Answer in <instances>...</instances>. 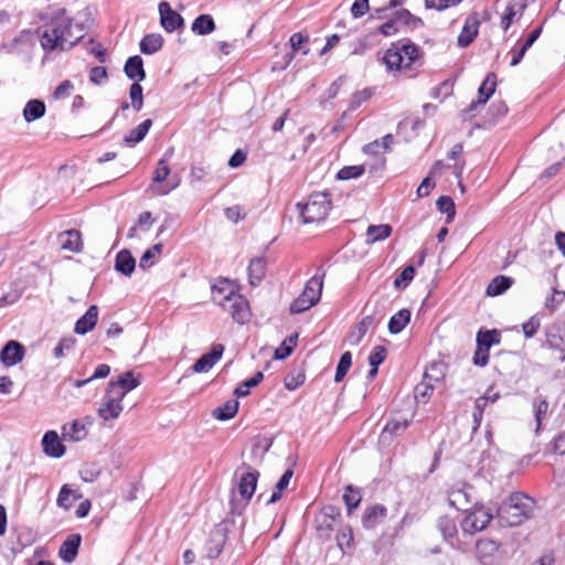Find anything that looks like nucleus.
Returning a JSON list of instances; mask_svg holds the SVG:
<instances>
[{"label": "nucleus", "instance_id": "nucleus-38", "mask_svg": "<svg viewBox=\"0 0 565 565\" xmlns=\"http://www.w3.org/2000/svg\"><path fill=\"white\" fill-rule=\"evenodd\" d=\"M239 403L237 399H230L222 406L213 411V416L218 420H228L233 418L238 411Z\"/></svg>", "mask_w": 565, "mask_h": 565}, {"label": "nucleus", "instance_id": "nucleus-43", "mask_svg": "<svg viewBox=\"0 0 565 565\" xmlns=\"http://www.w3.org/2000/svg\"><path fill=\"white\" fill-rule=\"evenodd\" d=\"M394 18L396 22L399 25L408 26L409 29L414 30L423 24V21L420 18H417L413 15L408 10H401L395 12Z\"/></svg>", "mask_w": 565, "mask_h": 565}, {"label": "nucleus", "instance_id": "nucleus-27", "mask_svg": "<svg viewBox=\"0 0 565 565\" xmlns=\"http://www.w3.org/2000/svg\"><path fill=\"white\" fill-rule=\"evenodd\" d=\"M382 320V317H380L379 319H376L373 315H367L365 316L361 321L360 323L356 326V329L350 334L349 337V341L352 345H358L362 338L365 335V333L367 332V330L380 323Z\"/></svg>", "mask_w": 565, "mask_h": 565}, {"label": "nucleus", "instance_id": "nucleus-52", "mask_svg": "<svg viewBox=\"0 0 565 565\" xmlns=\"http://www.w3.org/2000/svg\"><path fill=\"white\" fill-rule=\"evenodd\" d=\"M365 171V168L363 164L360 166H348L343 167L338 172V179L340 180H350L361 177Z\"/></svg>", "mask_w": 565, "mask_h": 565}, {"label": "nucleus", "instance_id": "nucleus-24", "mask_svg": "<svg viewBox=\"0 0 565 565\" xmlns=\"http://www.w3.org/2000/svg\"><path fill=\"white\" fill-rule=\"evenodd\" d=\"M124 72L129 79L141 82L146 77L142 58L139 55L129 57L124 66Z\"/></svg>", "mask_w": 565, "mask_h": 565}, {"label": "nucleus", "instance_id": "nucleus-37", "mask_svg": "<svg viewBox=\"0 0 565 565\" xmlns=\"http://www.w3.org/2000/svg\"><path fill=\"white\" fill-rule=\"evenodd\" d=\"M438 529L443 534L444 539L449 541V543L454 545V540L456 539L458 532L455 520L449 516H440L438 519Z\"/></svg>", "mask_w": 565, "mask_h": 565}, {"label": "nucleus", "instance_id": "nucleus-30", "mask_svg": "<svg viewBox=\"0 0 565 565\" xmlns=\"http://www.w3.org/2000/svg\"><path fill=\"white\" fill-rule=\"evenodd\" d=\"M214 19L210 14H201L194 19L191 30L196 35H207L215 30Z\"/></svg>", "mask_w": 565, "mask_h": 565}, {"label": "nucleus", "instance_id": "nucleus-19", "mask_svg": "<svg viewBox=\"0 0 565 565\" xmlns=\"http://www.w3.org/2000/svg\"><path fill=\"white\" fill-rule=\"evenodd\" d=\"M82 542V536L79 534H71L66 537V540L62 543L58 555L65 563H72L75 561L78 548Z\"/></svg>", "mask_w": 565, "mask_h": 565}, {"label": "nucleus", "instance_id": "nucleus-54", "mask_svg": "<svg viewBox=\"0 0 565 565\" xmlns=\"http://www.w3.org/2000/svg\"><path fill=\"white\" fill-rule=\"evenodd\" d=\"M548 403L545 398L534 404V416L536 422V431L540 430L543 420L547 417Z\"/></svg>", "mask_w": 565, "mask_h": 565}, {"label": "nucleus", "instance_id": "nucleus-20", "mask_svg": "<svg viewBox=\"0 0 565 565\" xmlns=\"http://www.w3.org/2000/svg\"><path fill=\"white\" fill-rule=\"evenodd\" d=\"M43 451L53 458H61L65 454V446L61 443L58 435L50 430L42 439Z\"/></svg>", "mask_w": 565, "mask_h": 565}, {"label": "nucleus", "instance_id": "nucleus-7", "mask_svg": "<svg viewBox=\"0 0 565 565\" xmlns=\"http://www.w3.org/2000/svg\"><path fill=\"white\" fill-rule=\"evenodd\" d=\"M466 516L461 521V530L465 534L473 535L487 527L493 519L490 509L483 505H473L469 511H465Z\"/></svg>", "mask_w": 565, "mask_h": 565}, {"label": "nucleus", "instance_id": "nucleus-50", "mask_svg": "<svg viewBox=\"0 0 565 565\" xmlns=\"http://www.w3.org/2000/svg\"><path fill=\"white\" fill-rule=\"evenodd\" d=\"M162 244L159 243L147 249L140 258L139 267L142 269L150 268L154 263L156 256L162 252Z\"/></svg>", "mask_w": 565, "mask_h": 565}, {"label": "nucleus", "instance_id": "nucleus-57", "mask_svg": "<svg viewBox=\"0 0 565 565\" xmlns=\"http://www.w3.org/2000/svg\"><path fill=\"white\" fill-rule=\"evenodd\" d=\"M308 42V36L307 35H303L302 33L298 32V33H294L290 39H289V43H290V46H291V50L292 52L290 53V55L288 56V60H287V64L291 62V60L294 58V54L296 52H298L302 44Z\"/></svg>", "mask_w": 565, "mask_h": 565}, {"label": "nucleus", "instance_id": "nucleus-29", "mask_svg": "<svg viewBox=\"0 0 565 565\" xmlns=\"http://www.w3.org/2000/svg\"><path fill=\"white\" fill-rule=\"evenodd\" d=\"M151 126H152L151 119L143 120L137 127L131 129L128 135L125 136L124 143L128 147H134L135 145H137L138 142L143 140V138L148 134Z\"/></svg>", "mask_w": 565, "mask_h": 565}, {"label": "nucleus", "instance_id": "nucleus-59", "mask_svg": "<svg viewBox=\"0 0 565 565\" xmlns=\"http://www.w3.org/2000/svg\"><path fill=\"white\" fill-rule=\"evenodd\" d=\"M488 114L493 120H498L508 114V106L503 100H495L489 107Z\"/></svg>", "mask_w": 565, "mask_h": 565}, {"label": "nucleus", "instance_id": "nucleus-17", "mask_svg": "<svg viewBox=\"0 0 565 565\" xmlns=\"http://www.w3.org/2000/svg\"><path fill=\"white\" fill-rule=\"evenodd\" d=\"M258 477V471L244 472L239 477L237 489L239 495L242 497V499L245 500L246 503L252 499L253 494L255 493Z\"/></svg>", "mask_w": 565, "mask_h": 565}, {"label": "nucleus", "instance_id": "nucleus-36", "mask_svg": "<svg viewBox=\"0 0 565 565\" xmlns=\"http://www.w3.org/2000/svg\"><path fill=\"white\" fill-rule=\"evenodd\" d=\"M513 284V279L507 276L494 277L487 287L488 296H499L507 291Z\"/></svg>", "mask_w": 565, "mask_h": 565}, {"label": "nucleus", "instance_id": "nucleus-6", "mask_svg": "<svg viewBox=\"0 0 565 565\" xmlns=\"http://www.w3.org/2000/svg\"><path fill=\"white\" fill-rule=\"evenodd\" d=\"M215 303L230 312L237 323L243 324L250 318L248 301L235 290H230L224 297H215Z\"/></svg>", "mask_w": 565, "mask_h": 565}, {"label": "nucleus", "instance_id": "nucleus-21", "mask_svg": "<svg viewBox=\"0 0 565 565\" xmlns=\"http://www.w3.org/2000/svg\"><path fill=\"white\" fill-rule=\"evenodd\" d=\"M98 321V307L92 305L87 311L76 321L74 331L77 334H86L92 331Z\"/></svg>", "mask_w": 565, "mask_h": 565}, {"label": "nucleus", "instance_id": "nucleus-33", "mask_svg": "<svg viewBox=\"0 0 565 565\" xmlns=\"http://www.w3.org/2000/svg\"><path fill=\"white\" fill-rule=\"evenodd\" d=\"M45 114V104L40 99H31L26 103L23 109V118L25 121L31 122L40 119Z\"/></svg>", "mask_w": 565, "mask_h": 565}, {"label": "nucleus", "instance_id": "nucleus-49", "mask_svg": "<svg viewBox=\"0 0 565 565\" xmlns=\"http://www.w3.org/2000/svg\"><path fill=\"white\" fill-rule=\"evenodd\" d=\"M72 495L73 490L71 487L68 484H63L60 490L56 504L64 510H70L75 502V497Z\"/></svg>", "mask_w": 565, "mask_h": 565}, {"label": "nucleus", "instance_id": "nucleus-14", "mask_svg": "<svg viewBox=\"0 0 565 565\" xmlns=\"http://www.w3.org/2000/svg\"><path fill=\"white\" fill-rule=\"evenodd\" d=\"M160 22L167 32H173L183 25V18L163 1L159 4Z\"/></svg>", "mask_w": 565, "mask_h": 565}, {"label": "nucleus", "instance_id": "nucleus-40", "mask_svg": "<svg viewBox=\"0 0 565 565\" xmlns=\"http://www.w3.org/2000/svg\"><path fill=\"white\" fill-rule=\"evenodd\" d=\"M292 476H294V471L291 469H287L282 473V476L280 477V479L276 483L275 489H274L270 498L266 501L267 505L273 504V503H275V502L280 500L281 492L288 487Z\"/></svg>", "mask_w": 565, "mask_h": 565}, {"label": "nucleus", "instance_id": "nucleus-58", "mask_svg": "<svg viewBox=\"0 0 565 565\" xmlns=\"http://www.w3.org/2000/svg\"><path fill=\"white\" fill-rule=\"evenodd\" d=\"M371 96L372 90L370 88H364L362 90L354 93L350 102V109L354 110L359 108L364 102L370 99Z\"/></svg>", "mask_w": 565, "mask_h": 565}, {"label": "nucleus", "instance_id": "nucleus-2", "mask_svg": "<svg viewBox=\"0 0 565 565\" xmlns=\"http://www.w3.org/2000/svg\"><path fill=\"white\" fill-rule=\"evenodd\" d=\"M534 504V501L524 493H512L499 507L498 519L503 526H518L531 518Z\"/></svg>", "mask_w": 565, "mask_h": 565}, {"label": "nucleus", "instance_id": "nucleus-48", "mask_svg": "<svg viewBox=\"0 0 565 565\" xmlns=\"http://www.w3.org/2000/svg\"><path fill=\"white\" fill-rule=\"evenodd\" d=\"M352 364V355L351 352L347 351L344 352L337 366L335 375H334V382L340 383L344 376L347 375L349 369Z\"/></svg>", "mask_w": 565, "mask_h": 565}, {"label": "nucleus", "instance_id": "nucleus-22", "mask_svg": "<svg viewBox=\"0 0 565 565\" xmlns=\"http://www.w3.org/2000/svg\"><path fill=\"white\" fill-rule=\"evenodd\" d=\"M387 514V509L382 504H375L365 509L362 515V524L365 529H374Z\"/></svg>", "mask_w": 565, "mask_h": 565}, {"label": "nucleus", "instance_id": "nucleus-11", "mask_svg": "<svg viewBox=\"0 0 565 565\" xmlns=\"http://www.w3.org/2000/svg\"><path fill=\"white\" fill-rule=\"evenodd\" d=\"M476 556L483 565H495L500 559L499 545L492 540H479Z\"/></svg>", "mask_w": 565, "mask_h": 565}, {"label": "nucleus", "instance_id": "nucleus-51", "mask_svg": "<svg viewBox=\"0 0 565 565\" xmlns=\"http://www.w3.org/2000/svg\"><path fill=\"white\" fill-rule=\"evenodd\" d=\"M129 97L131 99V106L136 111H139L143 106V94L142 87L139 82L134 83L129 89Z\"/></svg>", "mask_w": 565, "mask_h": 565}, {"label": "nucleus", "instance_id": "nucleus-5", "mask_svg": "<svg viewBox=\"0 0 565 565\" xmlns=\"http://www.w3.org/2000/svg\"><path fill=\"white\" fill-rule=\"evenodd\" d=\"M324 271L318 269V274L312 276L305 285L302 292L290 305L291 313H301L313 307L321 297L323 287Z\"/></svg>", "mask_w": 565, "mask_h": 565}, {"label": "nucleus", "instance_id": "nucleus-28", "mask_svg": "<svg viewBox=\"0 0 565 565\" xmlns=\"http://www.w3.org/2000/svg\"><path fill=\"white\" fill-rule=\"evenodd\" d=\"M136 267V259L128 249L118 252L115 259V269L125 275L130 276Z\"/></svg>", "mask_w": 565, "mask_h": 565}, {"label": "nucleus", "instance_id": "nucleus-53", "mask_svg": "<svg viewBox=\"0 0 565 565\" xmlns=\"http://www.w3.org/2000/svg\"><path fill=\"white\" fill-rule=\"evenodd\" d=\"M415 276V267L409 265L403 269V271L395 278V288H405L413 280Z\"/></svg>", "mask_w": 565, "mask_h": 565}, {"label": "nucleus", "instance_id": "nucleus-64", "mask_svg": "<svg viewBox=\"0 0 565 565\" xmlns=\"http://www.w3.org/2000/svg\"><path fill=\"white\" fill-rule=\"evenodd\" d=\"M73 89V83L68 79H65L55 88L53 96L55 99H63L68 97Z\"/></svg>", "mask_w": 565, "mask_h": 565}, {"label": "nucleus", "instance_id": "nucleus-23", "mask_svg": "<svg viewBox=\"0 0 565 565\" xmlns=\"http://www.w3.org/2000/svg\"><path fill=\"white\" fill-rule=\"evenodd\" d=\"M58 243L62 249L78 253L82 249L81 233L77 230L64 231L58 235Z\"/></svg>", "mask_w": 565, "mask_h": 565}, {"label": "nucleus", "instance_id": "nucleus-9", "mask_svg": "<svg viewBox=\"0 0 565 565\" xmlns=\"http://www.w3.org/2000/svg\"><path fill=\"white\" fill-rule=\"evenodd\" d=\"M475 494V489L470 484L455 486L448 491V502L457 510L469 511L470 508L477 505Z\"/></svg>", "mask_w": 565, "mask_h": 565}, {"label": "nucleus", "instance_id": "nucleus-61", "mask_svg": "<svg viewBox=\"0 0 565 565\" xmlns=\"http://www.w3.org/2000/svg\"><path fill=\"white\" fill-rule=\"evenodd\" d=\"M386 358V349L382 345H376L369 355V363L371 366H377L384 362Z\"/></svg>", "mask_w": 565, "mask_h": 565}, {"label": "nucleus", "instance_id": "nucleus-44", "mask_svg": "<svg viewBox=\"0 0 565 565\" xmlns=\"http://www.w3.org/2000/svg\"><path fill=\"white\" fill-rule=\"evenodd\" d=\"M499 342H500V333L495 329L479 331L477 334V344L479 347H483V348L490 350V348L493 344H498Z\"/></svg>", "mask_w": 565, "mask_h": 565}, {"label": "nucleus", "instance_id": "nucleus-39", "mask_svg": "<svg viewBox=\"0 0 565 565\" xmlns=\"http://www.w3.org/2000/svg\"><path fill=\"white\" fill-rule=\"evenodd\" d=\"M497 87V76L494 73H488L478 89L480 102L487 103L494 94Z\"/></svg>", "mask_w": 565, "mask_h": 565}, {"label": "nucleus", "instance_id": "nucleus-34", "mask_svg": "<svg viewBox=\"0 0 565 565\" xmlns=\"http://www.w3.org/2000/svg\"><path fill=\"white\" fill-rule=\"evenodd\" d=\"M163 45V39L160 34L150 33L145 35L140 41V51L143 54H154Z\"/></svg>", "mask_w": 565, "mask_h": 565}, {"label": "nucleus", "instance_id": "nucleus-10", "mask_svg": "<svg viewBox=\"0 0 565 565\" xmlns=\"http://www.w3.org/2000/svg\"><path fill=\"white\" fill-rule=\"evenodd\" d=\"M122 399L117 393H111L107 388L103 403L97 409L98 416L105 422L118 418L122 412Z\"/></svg>", "mask_w": 565, "mask_h": 565}, {"label": "nucleus", "instance_id": "nucleus-41", "mask_svg": "<svg viewBox=\"0 0 565 565\" xmlns=\"http://www.w3.org/2000/svg\"><path fill=\"white\" fill-rule=\"evenodd\" d=\"M264 379L263 372H257L254 376L243 381L235 390L234 395L236 397H245L249 395L250 390L256 387Z\"/></svg>", "mask_w": 565, "mask_h": 565}, {"label": "nucleus", "instance_id": "nucleus-35", "mask_svg": "<svg viewBox=\"0 0 565 565\" xmlns=\"http://www.w3.org/2000/svg\"><path fill=\"white\" fill-rule=\"evenodd\" d=\"M392 234V226L388 224L370 225L366 230V243L374 244L387 238Z\"/></svg>", "mask_w": 565, "mask_h": 565}, {"label": "nucleus", "instance_id": "nucleus-47", "mask_svg": "<svg viewBox=\"0 0 565 565\" xmlns=\"http://www.w3.org/2000/svg\"><path fill=\"white\" fill-rule=\"evenodd\" d=\"M436 205L440 213L447 215V223H450L456 214L454 200L450 196L443 195L437 200Z\"/></svg>", "mask_w": 565, "mask_h": 565}, {"label": "nucleus", "instance_id": "nucleus-31", "mask_svg": "<svg viewBox=\"0 0 565 565\" xmlns=\"http://www.w3.org/2000/svg\"><path fill=\"white\" fill-rule=\"evenodd\" d=\"M547 347L559 353L558 359L561 361H565V332H562L561 329L555 331H550L546 338Z\"/></svg>", "mask_w": 565, "mask_h": 565}, {"label": "nucleus", "instance_id": "nucleus-55", "mask_svg": "<svg viewBox=\"0 0 565 565\" xmlns=\"http://www.w3.org/2000/svg\"><path fill=\"white\" fill-rule=\"evenodd\" d=\"M102 470L95 463H86L81 469V478L85 482H94L99 477Z\"/></svg>", "mask_w": 565, "mask_h": 565}, {"label": "nucleus", "instance_id": "nucleus-13", "mask_svg": "<svg viewBox=\"0 0 565 565\" xmlns=\"http://www.w3.org/2000/svg\"><path fill=\"white\" fill-rule=\"evenodd\" d=\"M140 385V381L134 376V373L128 371L121 374L116 381L111 380L108 383V390L111 393H117L120 397L125 398L127 393L135 390Z\"/></svg>", "mask_w": 565, "mask_h": 565}, {"label": "nucleus", "instance_id": "nucleus-62", "mask_svg": "<svg viewBox=\"0 0 565 565\" xmlns=\"http://www.w3.org/2000/svg\"><path fill=\"white\" fill-rule=\"evenodd\" d=\"M169 173H170V168L168 166V162L166 161V159H161V160H159L158 167L153 172L152 180L154 182H159V183L163 182L168 178Z\"/></svg>", "mask_w": 565, "mask_h": 565}, {"label": "nucleus", "instance_id": "nucleus-60", "mask_svg": "<svg viewBox=\"0 0 565 565\" xmlns=\"http://www.w3.org/2000/svg\"><path fill=\"white\" fill-rule=\"evenodd\" d=\"M230 290H234V287L231 285L230 280L223 279L220 280L212 287V299L215 302V297H224Z\"/></svg>", "mask_w": 565, "mask_h": 565}, {"label": "nucleus", "instance_id": "nucleus-26", "mask_svg": "<svg viewBox=\"0 0 565 565\" xmlns=\"http://www.w3.org/2000/svg\"><path fill=\"white\" fill-rule=\"evenodd\" d=\"M335 542L339 550L347 554L354 547V535L350 524H344L338 529Z\"/></svg>", "mask_w": 565, "mask_h": 565}, {"label": "nucleus", "instance_id": "nucleus-56", "mask_svg": "<svg viewBox=\"0 0 565 565\" xmlns=\"http://www.w3.org/2000/svg\"><path fill=\"white\" fill-rule=\"evenodd\" d=\"M306 375L303 372L290 373L285 377V387L289 391H294L303 384Z\"/></svg>", "mask_w": 565, "mask_h": 565}, {"label": "nucleus", "instance_id": "nucleus-18", "mask_svg": "<svg viewBox=\"0 0 565 565\" xmlns=\"http://www.w3.org/2000/svg\"><path fill=\"white\" fill-rule=\"evenodd\" d=\"M479 18L477 13L470 14L465 22L461 33L458 36V44L462 47L470 45L478 34Z\"/></svg>", "mask_w": 565, "mask_h": 565}, {"label": "nucleus", "instance_id": "nucleus-42", "mask_svg": "<svg viewBox=\"0 0 565 565\" xmlns=\"http://www.w3.org/2000/svg\"><path fill=\"white\" fill-rule=\"evenodd\" d=\"M297 340H298V333H294V334L289 335L287 339H285L282 341V343L280 344V347L275 350V353H274L275 359L285 360L286 358H288L292 353V351L297 344Z\"/></svg>", "mask_w": 565, "mask_h": 565}, {"label": "nucleus", "instance_id": "nucleus-45", "mask_svg": "<svg viewBox=\"0 0 565 565\" xmlns=\"http://www.w3.org/2000/svg\"><path fill=\"white\" fill-rule=\"evenodd\" d=\"M362 500V495L359 490L354 489L352 486L345 487V492L343 494V501L348 508V513L351 514L354 509H356Z\"/></svg>", "mask_w": 565, "mask_h": 565}, {"label": "nucleus", "instance_id": "nucleus-46", "mask_svg": "<svg viewBox=\"0 0 565 565\" xmlns=\"http://www.w3.org/2000/svg\"><path fill=\"white\" fill-rule=\"evenodd\" d=\"M409 420L406 418H392L387 422L385 427L383 428L382 434H390L393 436H397L409 426Z\"/></svg>", "mask_w": 565, "mask_h": 565}, {"label": "nucleus", "instance_id": "nucleus-1", "mask_svg": "<svg viewBox=\"0 0 565 565\" xmlns=\"http://www.w3.org/2000/svg\"><path fill=\"white\" fill-rule=\"evenodd\" d=\"M81 38L82 35L73 34L72 19L61 13L44 25L40 42L46 52L66 51L72 49Z\"/></svg>", "mask_w": 565, "mask_h": 565}, {"label": "nucleus", "instance_id": "nucleus-63", "mask_svg": "<svg viewBox=\"0 0 565 565\" xmlns=\"http://www.w3.org/2000/svg\"><path fill=\"white\" fill-rule=\"evenodd\" d=\"M75 344V340L73 338H63L58 344L54 348L53 354L56 359L64 356V351H70L73 349Z\"/></svg>", "mask_w": 565, "mask_h": 565}, {"label": "nucleus", "instance_id": "nucleus-25", "mask_svg": "<svg viewBox=\"0 0 565 565\" xmlns=\"http://www.w3.org/2000/svg\"><path fill=\"white\" fill-rule=\"evenodd\" d=\"M267 262L264 257H256L248 265V281L252 286H258L266 275Z\"/></svg>", "mask_w": 565, "mask_h": 565}, {"label": "nucleus", "instance_id": "nucleus-32", "mask_svg": "<svg viewBox=\"0 0 565 565\" xmlns=\"http://www.w3.org/2000/svg\"><path fill=\"white\" fill-rule=\"evenodd\" d=\"M411 311L408 309H401L391 317L388 322V331L392 334H397L409 323Z\"/></svg>", "mask_w": 565, "mask_h": 565}, {"label": "nucleus", "instance_id": "nucleus-16", "mask_svg": "<svg viewBox=\"0 0 565 565\" xmlns=\"http://www.w3.org/2000/svg\"><path fill=\"white\" fill-rule=\"evenodd\" d=\"M87 424H90L88 417L85 419H75L63 426V437L71 441H81L87 436Z\"/></svg>", "mask_w": 565, "mask_h": 565}, {"label": "nucleus", "instance_id": "nucleus-12", "mask_svg": "<svg viewBox=\"0 0 565 565\" xmlns=\"http://www.w3.org/2000/svg\"><path fill=\"white\" fill-rule=\"evenodd\" d=\"M224 345L216 343L213 344L210 352L203 354L192 366L194 373L209 372L216 362L222 358Z\"/></svg>", "mask_w": 565, "mask_h": 565}, {"label": "nucleus", "instance_id": "nucleus-4", "mask_svg": "<svg viewBox=\"0 0 565 565\" xmlns=\"http://www.w3.org/2000/svg\"><path fill=\"white\" fill-rule=\"evenodd\" d=\"M418 58V47L413 43H394L385 52L383 61L388 71L409 68Z\"/></svg>", "mask_w": 565, "mask_h": 565}, {"label": "nucleus", "instance_id": "nucleus-8", "mask_svg": "<svg viewBox=\"0 0 565 565\" xmlns=\"http://www.w3.org/2000/svg\"><path fill=\"white\" fill-rule=\"evenodd\" d=\"M341 518V511L335 505H326L315 518V529L319 540H331L335 523Z\"/></svg>", "mask_w": 565, "mask_h": 565}, {"label": "nucleus", "instance_id": "nucleus-3", "mask_svg": "<svg viewBox=\"0 0 565 565\" xmlns=\"http://www.w3.org/2000/svg\"><path fill=\"white\" fill-rule=\"evenodd\" d=\"M297 209L305 224L319 223L326 220L332 209L329 192H313L306 202L297 203Z\"/></svg>", "mask_w": 565, "mask_h": 565}, {"label": "nucleus", "instance_id": "nucleus-15", "mask_svg": "<svg viewBox=\"0 0 565 565\" xmlns=\"http://www.w3.org/2000/svg\"><path fill=\"white\" fill-rule=\"evenodd\" d=\"M24 353V347L20 342L11 340L2 348L0 361L6 366H13L23 360Z\"/></svg>", "mask_w": 565, "mask_h": 565}]
</instances>
